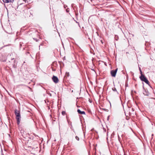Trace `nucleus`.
Masks as SVG:
<instances>
[{
  "mask_svg": "<svg viewBox=\"0 0 155 155\" xmlns=\"http://www.w3.org/2000/svg\"><path fill=\"white\" fill-rule=\"evenodd\" d=\"M59 128L60 130L61 129V128H62V125L61 124H60V123H59Z\"/></svg>",
  "mask_w": 155,
  "mask_h": 155,
  "instance_id": "nucleus-9",
  "label": "nucleus"
},
{
  "mask_svg": "<svg viewBox=\"0 0 155 155\" xmlns=\"http://www.w3.org/2000/svg\"><path fill=\"white\" fill-rule=\"evenodd\" d=\"M112 89L114 91H117V92L118 93V92L117 91V90L116 88L115 87L112 88Z\"/></svg>",
  "mask_w": 155,
  "mask_h": 155,
  "instance_id": "nucleus-11",
  "label": "nucleus"
},
{
  "mask_svg": "<svg viewBox=\"0 0 155 155\" xmlns=\"http://www.w3.org/2000/svg\"><path fill=\"white\" fill-rule=\"evenodd\" d=\"M90 103H91V101H90Z\"/></svg>",
  "mask_w": 155,
  "mask_h": 155,
  "instance_id": "nucleus-23",
  "label": "nucleus"
},
{
  "mask_svg": "<svg viewBox=\"0 0 155 155\" xmlns=\"http://www.w3.org/2000/svg\"><path fill=\"white\" fill-rule=\"evenodd\" d=\"M66 74L68 76H69V72L66 73Z\"/></svg>",
  "mask_w": 155,
  "mask_h": 155,
  "instance_id": "nucleus-13",
  "label": "nucleus"
},
{
  "mask_svg": "<svg viewBox=\"0 0 155 155\" xmlns=\"http://www.w3.org/2000/svg\"><path fill=\"white\" fill-rule=\"evenodd\" d=\"M90 103H91V101H90Z\"/></svg>",
  "mask_w": 155,
  "mask_h": 155,
  "instance_id": "nucleus-22",
  "label": "nucleus"
},
{
  "mask_svg": "<svg viewBox=\"0 0 155 155\" xmlns=\"http://www.w3.org/2000/svg\"><path fill=\"white\" fill-rule=\"evenodd\" d=\"M115 39H116V40H117V39H116V37H115Z\"/></svg>",
  "mask_w": 155,
  "mask_h": 155,
  "instance_id": "nucleus-21",
  "label": "nucleus"
},
{
  "mask_svg": "<svg viewBox=\"0 0 155 155\" xmlns=\"http://www.w3.org/2000/svg\"><path fill=\"white\" fill-rule=\"evenodd\" d=\"M14 60V58H13L12 59V60Z\"/></svg>",
  "mask_w": 155,
  "mask_h": 155,
  "instance_id": "nucleus-20",
  "label": "nucleus"
},
{
  "mask_svg": "<svg viewBox=\"0 0 155 155\" xmlns=\"http://www.w3.org/2000/svg\"><path fill=\"white\" fill-rule=\"evenodd\" d=\"M61 113L63 115H64L66 114V112L65 111H62Z\"/></svg>",
  "mask_w": 155,
  "mask_h": 155,
  "instance_id": "nucleus-10",
  "label": "nucleus"
},
{
  "mask_svg": "<svg viewBox=\"0 0 155 155\" xmlns=\"http://www.w3.org/2000/svg\"><path fill=\"white\" fill-rule=\"evenodd\" d=\"M75 139H76V140H77L78 141L79 140V138L77 137V136H76L75 137Z\"/></svg>",
  "mask_w": 155,
  "mask_h": 155,
  "instance_id": "nucleus-12",
  "label": "nucleus"
},
{
  "mask_svg": "<svg viewBox=\"0 0 155 155\" xmlns=\"http://www.w3.org/2000/svg\"><path fill=\"white\" fill-rule=\"evenodd\" d=\"M10 45H11V44H8V45H7L4 46V47H6V46H10Z\"/></svg>",
  "mask_w": 155,
  "mask_h": 155,
  "instance_id": "nucleus-14",
  "label": "nucleus"
},
{
  "mask_svg": "<svg viewBox=\"0 0 155 155\" xmlns=\"http://www.w3.org/2000/svg\"><path fill=\"white\" fill-rule=\"evenodd\" d=\"M12 64L13 68H16L17 67V62L15 60H14V63Z\"/></svg>",
  "mask_w": 155,
  "mask_h": 155,
  "instance_id": "nucleus-5",
  "label": "nucleus"
},
{
  "mask_svg": "<svg viewBox=\"0 0 155 155\" xmlns=\"http://www.w3.org/2000/svg\"><path fill=\"white\" fill-rule=\"evenodd\" d=\"M52 79L54 82L55 83H57L59 81L58 78L56 76H53Z\"/></svg>",
  "mask_w": 155,
  "mask_h": 155,
  "instance_id": "nucleus-4",
  "label": "nucleus"
},
{
  "mask_svg": "<svg viewBox=\"0 0 155 155\" xmlns=\"http://www.w3.org/2000/svg\"><path fill=\"white\" fill-rule=\"evenodd\" d=\"M140 78L142 81H143L146 84H149V81L144 75H141L140 77Z\"/></svg>",
  "mask_w": 155,
  "mask_h": 155,
  "instance_id": "nucleus-2",
  "label": "nucleus"
},
{
  "mask_svg": "<svg viewBox=\"0 0 155 155\" xmlns=\"http://www.w3.org/2000/svg\"><path fill=\"white\" fill-rule=\"evenodd\" d=\"M140 74H141V75H143L142 74V71H140Z\"/></svg>",
  "mask_w": 155,
  "mask_h": 155,
  "instance_id": "nucleus-15",
  "label": "nucleus"
},
{
  "mask_svg": "<svg viewBox=\"0 0 155 155\" xmlns=\"http://www.w3.org/2000/svg\"><path fill=\"white\" fill-rule=\"evenodd\" d=\"M118 70V68H117L114 70H112L110 71V74H111V76L113 77H115L116 76V74L117 71Z\"/></svg>",
  "mask_w": 155,
  "mask_h": 155,
  "instance_id": "nucleus-3",
  "label": "nucleus"
},
{
  "mask_svg": "<svg viewBox=\"0 0 155 155\" xmlns=\"http://www.w3.org/2000/svg\"><path fill=\"white\" fill-rule=\"evenodd\" d=\"M78 112L80 114H85V112L84 111H81L80 109H78L77 110Z\"/></svg>",
  "mask_w": 155,
  "mask_h": 155,
  "instance_id": "nucleus-6",
  "label": "nucleus"
},
{
  "mask_svg": "<svg viewBox=\"0 0 155 155\" xmlns=\"http://www.w3.org/2000/svg\"><path fill=\"white\" fill-rule=\"evenodd\" d=\"M139 70H140V71H141V69L139 68Z\"/></svg>",
  "mask_w": 155,
  "mask_h": 155,
  "instance_id": "nucleus-18",
  "label": "nucleus"
},
{
  "mask_svg": "<svg viewBox=\"0 0 155 155\" xmlns=\"http://www.w3.org/2000/svg\"><path fill=\"white\" fill-rule=\"evenodd\" d=\"M143 94L146 96H148L149 95V93L147 91H146L145 90H144L143 91Z\"/></svg>",
  "mask_w": 155,
  "mask_h": 155,
  "instance_id": "nucleus-7",
  "label": "nucleus"
},
{
  "mask_svg": "<svg viewBox=\"0 0 155 155\" xmlns=\"http://www.w3.org/2000/svg\"><path fill=\"white\" fill-rule=\"evenodd\" d=\"M15 113L16 116L17 124L18 125H19L20 123V119L21 118L20 111L17 110H15Z\"/></svg>",
  "mask_w": 155,
  "mask_h": 155,
  "instance_id": "nucleus-1",
  "label": "nucleus"
},
{
  "mask_svg": "<svg viewBox=\"0 0 155 155\" xmlns=\"http://www.w3.org/2000/svg\"><path fill=\"white\" fill-rule=\"evenodd\" d=\"M52 70H53V71H55V69H52Z\"/></svg>",
  "mask_w": 155,
  "mask_h": 155,
  "instance_id": "nucleus-19",
  "label": "nucleus"
},
{
  "mask_svg": "<svg viewBox=\"0 0 155 155\" xmlns=\"http://www.w3.org/2000/svg\"><path fill=\"white\" fill-rule=\"evenodd\" d=\"M66 12H69V10L68 9H67L66 10Z\"/></svg>",
  "mask_w": 155,
  "mask_h": 155,
  "instance_id": "nucleus-16",
  "label": "nucleus"
},
{
  "mask_svg": "<svg viewBox=\"0 0 155 155\" xmlns=\"http://www.w3.org/2000/svg\"><path fill=\"white\" fill-rule=\"evenodd\" d=\"M14 1V0H6L5 1V3H12Z\"/></svg>",
  "mask_w": 155,
  "mask_h": 155,
  "instance_id": "nucleus-8",
  "label": "nucleus"
},
{
  "mask_svg": "<svg viewBox=\"0 0 155 155\" xmlns=\"http://www.w3.org/2000/svg\"><path fill=\"white\" fill-rule=\"evenodd\" d=\"M22 43H21V42H20V46H21L22 45Z\"/></svg>",
  "mask_w": 155,
  "mask_h": 155,
  "instance_id": "nucleus-17",
  "label": "nucleus"
}]
</instances>
